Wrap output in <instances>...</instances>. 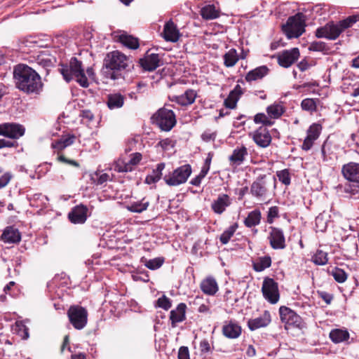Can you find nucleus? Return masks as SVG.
Here are the masks:
<instances>
[{
    "label": "nucleus",
    "instance_id": "1",
    "mask_svg": "<svg viewBox=\"0 0 359 359\" xmlns=\"http://www.w3.org/2000/svg\"><path fill=\"white\" fill-rule=\"evenodd\" d=\"M13 78L15 86L27 95H39L43 83L39 74L27 65L19 64L14 67Z\"/></svg>",
    "mask_w": 359,
    "mask_h": 359
},
{
    "label": "nucleus",
    "instance_id": "2",
    "mask_svg": "<svg viewBox=\"0 0 359 359\" xmlns=\"http://www.w3.org/2000/svg\"><path fill=\"white\" fill-rule=\"evenodd\" d=\"M131 61L128 57L118 50L108 53L103 61L101 72L106 79L117 80L123 78L125 72L130 69Z\"/></svg>",
    "mask_w": 359,
    "mask_h": 359
},
{
    "label": "nucleus",
    "instance_id": "3",
    "mask_svg": "<svg viewBox=\"0 0 359 359\" xmlns=\"http://www.w3.org/2000/svg\"><path fill=\"white\" fill-rule=\"evenodd\" d=\"M359 20V15H353L339 21L337 23L330 22L323 27L318 28L316 31L317 38H325L329 40H335L346 29L352 27Z\"/></svg>",
    "mask_w": 359,
    "mask_h": 359
},
{
    "label": "nucleus",
    "instance_id": "4",
    "mask_svg": "<svg viewBox=\"0 0 359 359\" xmlns=\"http://www.w3.org/2000/svg\"><path fill=\"white\" fill-rule=\"evenodd\" d=\"M59 71L67 82L69 83L75 79L81 86L88 87L89 83L85 74L82 62L76 57H72L69 65H61Z\"/></svg>",
    "mask_w": 359,
    "mask_h": 359
},
{
    "label": "nucleus",
    "instance_id": "5",
    "mask_svg": "<svg viewBox=\"0 0 359 359\" xmlns=\"http://www.w3.org/2000/svg\"><path fill=\"white\" fill-rule=\"evenodd\" d=\"M306 16L302 13H297L288 18L286 23L282 25V30L288 39L299 37L304 32Z\"/></svg>",
    "mask_w": 359,
    "mask_h": 359
},
{
    "label": "nucleus",
    "instance_id": "6",
    "mask_svg": "<svg viewBox=\"0 0 359 359\" xmlns=\"http://www.w3.org/2000/svg\"><path fill=\"white\" fill-rule=\"evenodd\" d=\"M153 123L163 131H170L176 125L177 120L172 110L165 107L159 109L151 117Z\"/></svg>",
    "mask_w": 359,
    "mask_h": 359
},
{
    "label": "nucleus",
    "instance_id": "7",
    "mask_svg": "<svg viewBox=\"0 0 359 359\" xmlns=\"http://www.w3.org/2000/svg\"><path fill=\"white\" fill-rule=\"evenodd\" d=\"M192 172L189 164H184L174 170L169 175L164 176L163 180L166 184L176 187L185 183Z\"/></svg>",
    "mask_w": 359,
    "mask_h": 359
},
{
    "label": "nucleus",
    "instance_id": "8",
    "mask_svg": "<svg viewBox=\"0 0 359 359\" xmlns=\"http://www.w3.org/2000/svg\"><path fill=\"white\" fill-rule=\"evenodd\" d=\"M269 180L266 175H259L257 177L250 185V194L257 199H266L270 195Z\"/></svg>",
    "mask_w": 359,
    "mask_h": 359
},
{
    "label": "nucleus",
    "instance_id": "9",
    "mask_svg": "<svg viewBox=\"0 0 359 359\" xmlns=\"http://www.w3.org/2000/svg\"><path fill=\"white\" fill-rule=\"evenodd\" d=\"M67 316L72 326L76 330H82L88 322V311L81 306L73 305L67 310Z\"/></svg>",
    "mask_w": 359,
    "mask_h": 359
},
{
    "label": "nucleus",
    "instance_id": "10",
    "mask_svg": "<svg viewBox=\"0 0 359 359\" xmlns=\"http://www.w3.org/2000/svg\"><path fill=\"white\" fill-rule=\"evenodd\" d=\"M262 292L264 297L271 304H276L280 298L278 285L273 278L266 277L264 279Z\"/></svg>",
    "mask_w": 359,
    "mask_h": 359
},
{
    "label": "nucleus",
    "instance_id": "11",
    "mask_svg": "<svg viewBox=\"0 0 359 359\" xmlns=\"http://www.w3.org/2000/svg\"><path fill=\"white\" fill-rule=\"evenodd\" d=\"M279 313L283 323L298 328L302 327L303 320L302 317L290 308L282 306L279 309Z\"/></svg>",
    "mask_w": 359,
    "mask_h": 359
},
{
    "label": "nucleus",
    "instance_id": "12",
    "mask_svg": "<svg viewBox=\"0 0 359 359\" xmlns=\"http://www.w3.org/2000/svg\"><path fill=\"white\" fill-rule=\"evenodd\" d=\"M25 128L16 123H4L0 124V135L16 140L25 134Z\"/></svg>",
    "mask_w": 359,
    "mask_h": 359
},
{
    "label": "nucleus",
    "instance_id": "13",
    "mask_svg": "<svg viewBox=\"0 0 359 359\" xmlns=\"http://www.w3.org/2000/svg\"><path fill=\"white\" fill-rule=\"evenodd\" d=\"M268 236L271 247L273 250H283L286 247L285 237L283 231L278 227L270 226Z\"/></svg>",
    "mask_w": 359,
    "mask_h": 359
},
{
    "label": "nucleus",
    "instance_id": "14",
    "mask_svg": "<svg viewBox=\"0 0 359 359\" xmlns=\"http://www.w3.org/2000/svg\"><path fill=\"white\" fill-rule=\"evenodd\" d=\"M299 55V48H293L279 53L276 57L278 65L283 67L287 68L298 60Z\"/></svg>",
    "mask_w": 359,
    "mask_h": 359
},
{
    "label": "nucleus",
    "instance_id": "15",
    "mask_svg": "<svg viewBox=\"0 0 359 359\" xmlns=\"http://www.w3.org/2000/svg\"><path fill=\"white\" fill-rule=\"evenodd\" d=\"M255 144L261 147L266 148L271 142L272 137L269 130L264 126H260L250 134Z\"/></svg>",
    "mask_w": 359,
    "mask_h": 359
},
{
    "label": "nucleus",
    "instance_id": "16",
    "mask_svg": "<svg viewBox=\"0 0 359 359\" xmlns=\"http://www.w3.org/2000/svg\"><path fill=\"white\" fill-rule=\"evenodd\" d=\"M222 334L227 339H238L242 334L241 326L234 320H226L222 328Z\"/></svg>",
    "mask_w": 359,
    "mask_h": 359
},
{
    "label": "nucleus",
    "instance_id": "17",
    "mask_svg": "<svg viewBox=\"0 0 359 359\" xmlns=\"http://www.w3.org/2000/svg\"><path fill=\"white\" fill-rule=\"evenodd\" d=\"M130 158L128 163L118 161L115 166V170L118 172H131L134 166L138 165L142 158V154L139 152L133 153L130 156Z\"/></svg>",
    "mask_w": 359,
    "mask_h": 359
},
{
    "label": "nucleus",
    "instance_id": "18",
    "mask_svg": "<svg viewBox=\"0 0 359 359\" xmlns=\"http://www.w3.org/2000/svg\"><path fill=\"white\" fill-rule=\"evenodd\" d=\"M88 209L84 205L74 207L68 214V219L73 224H83L87 219Z\"/></svg>",
    "mask_w": 359,
    "mask_h": 359
},
{
    "label": "nucleus",
    "instance_id": "19",
    "mask_svg": "<svg viewBox=\"0 0 359 359\" xmlns=\"http://www.w3.org/2000/svg\"><path fill=\"white\" fill-rule=\"evenodd\" d=\"M344 177L348 182L359 184V163L350 162L344 164L341 168Z\"/></svg>",
    "mask_w": 359,
    "mask_h": 359
},
{
    "label": "nucleus",
    "instance_id": "20",
    "mask_svg": "<svg viewBox=\"0 0 359 359\" xmlns=\"http://www.w3.org/2000/svg\"><path fill=\"white\" fill-rule=\"evenodd\" d=\"M231 204V199L228 194H219L217 199L214 200L211 204V209L217 215H222Z\"/></svg>",
    "mask_w": 359,
    "mask_h": 359
},
{
    "label": "nucleus",
    "instance_id": "21",
    "mask_svg": "<svg viewBox=\"0 0 359 359\" xmlns=\"http://www.w3.org/2000/svg\"><path fill=\"white\" fill-rule=\"evenodd\" d=\"M163 36L166 41L170 42H177L181 36L177 25L172 20H170L165 24Z\"/></svg>",
    "mask_w": 359,
    "mask_h": 359
},
{
    "label": "nucleus",
    "instance_id": "22",
    "mask_svg": "<svg viewBox=\"0 0 359 359\" xmlns=\"http://www.w3.org/2000/svg\"><path fill=\"white\" fill-rule=\"evenodd\" d=\"M36 63L45 69L46 74L55 66L56 57L48 53V50H43L39 53L36 58Z\"/></svg>",
    "mask_w": 359,
    "mask_h": 359
},
{
    "label": "nucleus",
    "instance_id": "23",
    "mask_svg": "<svg viewBox=\"0 0 359 359\" xmlns=\"http://www.w3.org/2000/svg\"><path fill=\"white\" fill-rule=\"evenodd\" d=\"M187 305L184 303H180L175 309L170 313V320L172 327H175L177 324L186 320Z\"/></svg>",
    "mask_w": 359,
    "mask_h": 359
},
{
    "label": "nucleus",
    "instance_id": "24",
    "mask_svg": "<svg viewBox=\"0 0 359 359\" xmlns=\"http://www.w3.org/2000/svg\"><path fill=\"white\" fill-rule=\"evenodd\" d=\"M0 238L5 243H18L21 241V233L18 229L8 226L5 228Z\"/></svg>",
    "mask_w": 359,
    "mask_h": 359
},
{
    "label": "nucleus",
    "instance_id": "25",
    "mask_svg": "<svg viewBox=\"0 0 359 359\" xmlns=\"http://www.w3.org/2000/svg\"><path fill=\"white\" fill-rule=\"evenodd\" d=\"M271 321V314L268 311L256 318L250 319L248 322V326L251 331L266 327Z\"/></svg>",
    "mask_w": 359,
    "mask_h": 359
},
{
    "label": "nucleus",
    "instance_id": "26",
    "mask_svg": "<svg viewBox=\"0 0 359 359\" xmlns=\"http://www.w3.org/2000/svg\"><path fill=\"white\" fill-rule=\"evenodd\" d=\"M160 58L157 53L147 55L140 60V66L145 71L152 72L159 67Z\"/></svg>",
    "mask_w": 359,
    "mask_h": 359
},
{
    "label": "nucleus",
    "instance_id": "27",
    "mask_svg": "<svg viewBox=\"0 0 359 359\" xmlns=\"http://www.w3.org/2000/svg\"><path fill=\"white\" fill-rule=\"evenodd\" d=\"M201 291L208 295L213 296L219 290V286L216 279L212 276H208L203 279L201 284Z\"/></svg>",
    "mask_w": 359,
    "mask_h": 359
},
{
    "label": "nucleus",
    "instance_id": "28",
    "mask_svg": "<svg viewBox=\"0 0 359 359\" xmlns=\"http://www.w3.org/2000/svg\"><path fill=\"white\" fill-rule=\"evenodd\" d=\"M269 72V69L266 65L259 66L254 69L250 70L245 75V81L247 82H252L257 80L262 79Z\"/></svg>",
    "mask_w": 359,
    "mask_h": 359
},
{
    "label": "nucleus",
    "instance_id": "29",
    "mask_svg": "<svg viewBox=\"0 0 359 359\" xmlns=\"http://www.w3.org/2000/svg\"><path fill=\"white\" fill-rule=\"evenodd\" d=\"M196 97V91L193 89H188L182 95L175 96L172 100L181 106H188L195 102Z\"/></svg>",
    "mask_w": 359,
    "mask_h": 359
},
{
    "label": "nucleus",
    "instance_id": "30",
    "mask_svg": "<svg viewBox=\"0 0 359 359\" xmlns=\"http://www.w3.org/2000/svg\"><path fill=\"white\" fill-rule=\"evenodd\" d=\"M116 38L117 41L130 49L135 50L140 46L138 39L133 36L132 35H129L126 32H123L116 36Z\"/></svg>",
    "mask_w": 359,
    "mask_h": 359
},
{
    "label": "nucleus",
    "instance_id": "31",
    "mask_svg": "<svg viewBox=\"0 0 359 359\" xmlns=\"http://www.w3.org/2000/svg\"><path fill=\"white\" fill-rule=\"evenodd\" d=\"M262 219V213L259 209H255L250 212L245 218L243 223L248 228H252L258 226Z\"/></svg>",
    "mask_w": 359,
    "mask_h": 359
},
{
    "label": "nucleus",
    "instance_id": "32",
    "mask_svg": "<svg viewBox=\"0 0 359 359\" xmlns=\"http://www.w3.org/2000/svg\"><path fill=\"white\" fill-rule=\"evenodd\" d=\"M76 139L74 135H62L60 139L52 142L51 147L59 151L65 149L66 147L72 145Z\"/></svg>",
    "mask_w": 359,
    "mask_h": 359
},
{
    "label": "nucleus",
    "instance_id": "33",
    "mask_svg": "<svg viewBox=\"0 0 359 359\" xmlns=\"http://www.w3.org/2000/svg\"><path fill=\"white\" fill-rule=\"evenodd\" d=\"M125 101V97L121 93L109 94L107 96V104L110 109L121 108Z\"/></svg>",
    "mask_w": 359,
    "mask_h": 359
},
{
    "label": "nucleus",
    "instance_id": "34",
    "mask_svg": "<svg viewBox=\"0 0 359 359\" xmlns=\"http://www.w3.org/2000/svg\"><path fill=\"white\" fill-rule=\"evenodd\" d=\"M271 266V258L269 255L259 257L252 262L253 269L257 272H261Z\"/></svg>",
    "mask_w": 359,
    "mask_h": 359
},
{
    "label": "nucleus",
    "instance_id": "35",
    "mask_svg": "<svg viewBox=\"0 0 359 359\" xmlns=\"http://www.w3.org/2000/svg\"><path fill=\"white\" fill-rule=\"evenodd\" d=\"M330 339L334 344L345 341L349 339V333L346 330L333 329L329 334Z\"/></svg>",
    "mask_w": 359,
    "mask_h": 359
},
{
    "label": "nucleus",
    "instance_id": "36",
    "mask_svg": "<svg viewBox=\"0 0 359 359\" xmlns=\"http://www.w3.org/2000/svg\"><path fill=\"white\" fill-rule=\"evenodd\" d=\"M248 155V149L245 146L236 148L229 159L233 163L240 165L243 162L245 157Z\"/></svg>",
    "mask_w": 359,
    "mask_h": 359
},
{
    "label": "nucleus",
    "instance_id": "37",
    "mask_svg": "<svg viewBox=\"0 0 359 359\" xmlns=\"http://www.w3.org/2000/svg\"><path fill=\"white\" fill-rule=\"evenodd\" d=\"M238 92V95L241 94V90L239 85H237L234 90H232L229 96L224 100V105L228 108L233 109L236 108L237 102L238 100V95L236 94V93Z\"/></svg>",
    "mask_w": 359,
    "mask_h": 359
},
{
    "label": "nucleus",
    "instance_id": "38",
    "mask_svg": "<svg viewBox=\"0 0 359 359\" xmlns=\"http://www.w3.org/2000/svg\"><path fill=\"white\" fill-rule=\"evenodd\" d=\"M201 15L205 20H213L219 16V11L214 5H207L201 8Z\"/></svg>",
    "mask_w": 359,
    "mask_h": 359
},
{
    "label": "nucleus",
    "instance_id": "39",
    "mask_svg": "<svg viewBox=\"0 0 359 359\" xmlns=\"http://www.w3.org/2000/svg\"><path fill=\"white\" fill-rule=\"evenodd\" d=\"M224 65L226 67H233L239 60L237 51L235 48L230 49L224 56Z\"/></svg>",
    "mask_w": 359,
    "mask_h": 359
},
{
    "label": "nucleus",
    "instance_id": "40",
    "mask_svg": "<svg viewBox=\"0 0 359 359\" xmlns=\"http://www.w3.org/2000/svg\"><path fill=\"white\" fill-rule=\"evenodd\" d=\"M238 228V224L237 222L233 223L227 229H226L220 236V242L225 245L229 243L231 237L234 235L236 231Z\"/></svg>",
    "mask_w": 359,
    "mask_h": 359
},
{
    "label": "nucleus",
    "instance_id": "41",
    "mask_svg": "<svg viewBox=\"0 0 359 359\" xmlns=\"http://www.w3.org/2000/svg\"><path fill=\"white\" fill-rule=\"evenodd\" d=\"M266 112L271 118H278L285 112V108L280 104H273L266 108Z\"/></svg>",
    "mask_w": 359,
    "mask_h": 359
},
{
    "label": "nucleus",
    "instance_id": "42",
    "mask_svg": "<svg viewBox=\"0 0 359 359\" xmlns=\"http://www.w3.org/2000/svg\"><path fill=\"white\" fill-rule=\"evenodd\" d=\"M149 205V202L148 201H145V199L143 198L140 201L131 203L130 205L128 206V210L133 212L140 213L146 210Z\"/></svg>",
    "mask_w": 359,
    "mask_h": 359
},
{
    "label": "nucleus",
    "instance_id": "43",
    "mask_svg": "<svg viewBox=\"0 0 359 359\" xmlns=\"http://www.w3.org/2000/svg\"><path fill=\"white\" fill-rule=\"evenodd\" d=\"M311 261L319 266L325 265L328 262L327 253L322 250H317L316 253L312 256Z\"/></svg>",
    "mask_w": 359,
    "mask_h": 359
},
{
    "label": "nucleus",
    "instance_id": "44",
    "mask_svg": "<svg viewBox=\"0 0 359 359\" xmlns=\"http://www.w3.org/2000/svg\"><path fill=\"white\" fill-rule=\"evenodd\" d=\"M328 273L332 276L335 281L339 283H344L348 277L346 271L338 267H334L331 271H329Z\"/></svg>",
    "mask_w": 359,
    "mask_h": 359
},
{
    "label": "nucleus",
    "instance_id": "45",
    "mask_svg": "<svg viewBox=\"0 0 359 359\" xmlns=\"http://www.w3.org/2000/svg\"><path fill=\"white\" fill-rule=\"evenodd\" d=\"M321 130L322 126L320 123H314L311 124L307 130L306 137L316 140L319 137Z\"/></svg>",
    "mask_w": 359,
    "mask_h": 359
},
{
    "label": "nucleus",
    "instance_id": "46",
    "mask_svg": "<svg viewBox=\"0 0 359 359\" xmlns=\"http://www.w3.org/2000/svg\"><path fill=\"white\" fill-rule=\"evenodd\" d=\"M302 109L309 112H314L317 110V104L315 99L305 98L301 102Z\"/></svg>",
    "mask_w": 359,
    "mask_h": 359
},
{
    "label": "nucleus",
    "instance_id": "47",
    "mask_svg": "<svg viewBox=\"0 0 359 359\" xmlns=\"http://www.w3.org/2000/svg\"><path fill=\"white\" fill-rule=\"evenodd\" d=\"M110 177L108 174L101 171L95 172L92 176L91 180L96 185H102L109 180Z\"/></svg>",
    "mask_w": 359,
    "mask_h": 359
},
{
    "label": "nucleus",
    "instance_id": "48",
    "mask_svg": "<svg viewBox=\"0 0 359 359\" xmlns=\"http://www.w3.org/2000/svg\"><path fill=\"white\" fill-rule=\"evenodd\" d=\"M276 176L278 180L285 186L291 183V176L288 169H283L276 172Z\"/></svg>",
    "mask_w": 359,
    "mask_h": 359
},
{
    "label": "nucleus",
    "instance_id": "49",
    "mask_svg": "<svg viewBox=\"0 0 359 359\" xmlns=\"http://www.w3.org/2000/svg\"><path fill=\"white\" fill-rule=\"evenodd\" d=\"M164 259L163 257H156L154 259L145 261V266L150 270H156L159 269L163 264Z\"/></svg>",
    "mask_w": 359,
    "mask_h": 359
},
{
    "label": "nucleus",
    "instance_id": "50",
    "mask_svg": "<svg viewBox=\"0 0 359 359\" xmlns=\"http://www.w3.org/2000/svg\"><path fill=\"white\" fill-rule=\"evenodd\" d=\"M254 121L255 123H262L264 127L271 126L273 124V121L269 118V117L264 113H258L254 116Z\"/></svg>",
    "mask_w": 359,
    "mask_h": 359
},
{
    "label": "nucleus",
    "instance_id": "51",
    "mask_svg": "<svg viewBox=\"0 0 359 359\" xmlns=\"http://www.w3.org/2000/svg\"><path fill=\"white\" fill-rule=\"evenodd\" d=\"M155 306L168 311L172 306V302L168 297L163 294L157 299Z\"/></svg>",
    "mask_w": 359,
    "mask_h": 359
},
{
    "label": "nucleus",
    "instance_id": "52",
    "mask_svg": "<svg viewBox=\"0 0 359 359\" xmlns=\"http://www.w3.org/2000/svg\"><path fill=\"white\" fill-rule=\"evenodd\" d=\"M309 50L311 51L324 52L326 51L327 48L325 42L313 41L310 44Z\"/></svg>",
    "mask_w": 359,
    "mask_h": 359
},
{
    "label": "nucleus",
    "instance_id": "53",
    "mask_svg": "<svg viewBox=\"0 0 359 359\" xmlns=\"http://www.w3.org/2000/svg\"><path fill=\"white\" fill-rule=\"evenodd\" d=\"M279 217V208L278 206H272L269 208L267 214V222L272 224L275 218Z\"/></svg>",
    "mask_w": 359,
    "mask_h": 359
},
{
    "label": "nucleus",
    "instance_id": "54",
    "mask_svg": "<svg viewBox=\"0 0 359 359\" xmlns=\"http://www.w3.org/2000/svg\"><path fill=\"white\" fill-rule=\"evenodd\" d=\"M165 167V164L164 163H158L156 168L152 170L150 175L158 182L162 177V172Z\"/></svg>",
    "mask_w": 359,
    "mask_h": 359
},
{
    "label": "nucleus",
    "instance_id": "55",
    "mask_svg": "<svg viewBox=\"0 0 359 359\" xmlns=\"http://www.w3.org/2000/svg\"><path fill=\"white\" fill-rule=\"evenodd\" d=\"M344 191L351 195H355L359 191V186L355 184H346L344 187Z\"/></svg>",
    "mask_w": 359,
    "mask_h": 359
},
{
    "label": "nucleus",
    "instance_id": "56",
    "mask_svg": "<svg viewBox=\"0 0 359 359\" xmlns=\"http://www.w3.org/2000/svg\"><path fill=\"white\" fill-rule=\"evenodd\" d=\"M217 133L212 132L210 130L204 131L201 135V139L205 142L214 141L216 138Z\"/></svg>",
    "mask_w": 359,
    "mask_h": 359
},
{
    "label": "nucleus",
    "instance_id": "57",
    "mask_svg": "<svg viewBox=\"0 0 359 359\" xmlns=\"http://www.w3.org/2000/svg\"><path fill=\"white\" fill-rule=\"evenodd\" d=\"M13 175L11 172H5L0 177V189L5 187L12 179Z\"/></svg>",
    "mask_w": 359,
    "mask_h": 359
},
{
    "label": "nucleus",
    "instance_id": "58",
    "mask_svg": "<svg viewBox=\"0 0 359 359\" xmlns=\"http://www.w3.org/2000/svg\"><path fill=\"white\" fill-rule=\"evenodd\" d=\"M178 359H190L187 346H181L178 351Z\"/></svg>",
    "mask_w": 359,
    "mask_h": 359
},
{
    "label": "nucleus",
    "instance_id": "59",
    "mask_svg": "<svg viewBox=\"0 0 359 359\" xmlns=\"http://www.w3.org/2000/svg\"><path fill=\"white\" fill-rule=\"evenodd\" d=\"M57 160L60 162L69 164L76 168H79L80 166L79 163L77 161L72 159H68L64 155H60L57 157Z\"/></svg>",
    "mask_w": 359,
    "mask_h": 359
},
{
    "label": "nucleus",
    "instance_id": "60",
    "mask_svg": "<svg viewBox=\"0 0 359 359\" xmlns=\"http://www.w3.org/2000/svg\"><path fill=\"white\" fill-rule=\"evenodd\" d=\"M158 145L160 146L164 151L168 150L169 147H172L174 146L172 140L170 138H165L161 140L158 143Z\"/></svg>",
    "mask_w": 359,
    "mask_h": 359
},
{
    "label": "nucleus",
    "instance_id": "61",
    "mask_svg": "<svg viewBox=\"0 0 359 359\" xmlns=\"http://www.w3.org/2000/svg\"><path fill=\"white\" fill-rule=\"evenodd\" d=\"M315 141L316 140L311 139V137H306L302 145V149L304 151H309L313 147Z\"/></svg>",
    "mask_w": 359,
    "mask_h": 359
},
{
    "label": "nucleus",
    "instance_id": "62",
    "mask_svg": "<svg viewBox=\"0 0 359 359\" xmlns=\"http://www.w3.org/2000/svg\"><path fill=\"white\" fill-rule=\"evenodd\" d=\"M319 297L325 302L327 304H330L332 299L333 295L326 292H318Z\"/></svg>",
    "mask_w": 359,
    "mask_h": 359
},
{
    "label": "nucleus",
    "instance_id": "63",
    "mask_svg": "<svg viewBox=\"0 0 359 359\" xmlns=\"http://www.w3.org/2000/svg\"><path fill=\"white\" fill-rule=\"evenodd\" d=\"M15 146H17V142L15 141L0 139V149L4 147H13Z\"/></svg>",
    "mask_w": 359,
    "mask_h": 359
},
{
    "label": "nucleus",
    "instance_id": "64",
    "mask_svg": "<svg viewBox=\"0 0 359 359\" xmlns=\"http://www.w3.org/2000/svg\"><path fill=\"white\" fill-rule=\"evenodd\" d=\"M200 349L202 353H208L210 351V346L207 339H203L200 342Z\"/></svg>",
    "mask_w": 359,
    "mask_h": 359
}]
</instances>
